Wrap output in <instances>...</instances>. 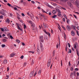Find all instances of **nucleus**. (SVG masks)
I'll return each instance as SVG.
<instances>
[{"mask_svg": "<svg viewBox=\"0 0 79 79\" xmlns=\"http://www.w3.org/2000/svg\"><path fill=\"white\" fill-rule=\"evenodd\" d=\"M39 39L40 42V48L41 51H43V46H42V44L41 43V42H42V43H43V42H44V38H43V36H41L40 37Z\"/></svg>", "mask_w": 79, "mask_h": 79, "instance_id": "f257e3e1", "label": "nucleus"}, {"mask_svg": "<svg viewBox=\"0 0 79 79\" xmlns=\"http://www.w3.org/2000/svg\"><path fill=\"white\" fill-rule=\"evenodd\" d=\"M2 11L1 10L0 11V14H1V15H3V16H6V14L4 13H5V12H6V10L3 9H2Z\"/></svg>", "mask_w": 79, "mask_h": 79, "instance_id": "f03ea898", "label": "nucleus"}, {"mask_svg": "<svg viewBox=\"0 0 79 79\" xmlns=\"http://www.w3.org/2000/svg\"><path fill=\"white\" fill-rule=\"evenodd\" d=\"M66 28L67 30H68V31H70L71 29V27L69 26L68 25H67L66 27Z\"/></svg>", "mask_w": 79, "mask_h": 79, "instance_id": "7ed1b4c3", "label": "nucleus"}, {"mask_svg": "<svg viewBox=\"0 0 79 79\" xmlns=\"http://www.w3.org/2000/svg\"><path fill=\"white\" fill-rule=\"evenodd\" d=\"M42 11H43V12H44V13H47V14H48L49 15H52V13H51V12H48V13L46 12V11H45V10H44V9H42Z\"/></svg>", "mask_w": 79, "mask_h": 79, "instance_id": "20e7f679", "label": "nucleus"}, {"mask_svg": "<svg viewBox=\"0 0 79 79\" xmlns=\"http://www.w3.org/2000/svg\"><path fill=\"white\" fill-rule=\"evenodd\" d=\"M50 63H51V60L50 59H49L48 60V63L47 64L48 66H50Z\"/></svg>", "mask_w": 79, "mask_h": 79, "instance_id": "39448f33", "label": "nucleus"}, {"mask_svg": "<svg viewBox=\"0 0 79 79\" xmlns=\"http://www.w3.org/2000/svg\"><path fill=\"white\" fill-rule=\"evenodd\" d=\"M34 72H31L30 74V77H32L33 76V74H34Z\"/></svg>", "mask_w": 79, "mask_h": 79, "instance_id": "423d86ee", "label": "nucleus"}, {"mask_svg": "<svg viewBox=\"0 0 79 79\" xmlns=\"http://www.w3.org/2000/svg\"><path fill=\"white\" fill-rule=\"evenodd\" d=\"M76 3L77 5V7L78 8H79V2L78 1H76Z\"/></svg>", "mask_w": 79, "mask_h": 79, "instance_id": "0eeeda50", "label": "nucleus"}, {"mask_svg": "<svg viewBox=\"0 0 79 79\" xmlns=\"http://www.w3.org/2000/svg\"><path fill=\"white\" fill-rule=\"evenodd\" d=\"M44 32H45V33L47 34V35H48L49 37H50V34L49 32L48 33L45 30H44Z\"/></svg>", "mask_w": 79, "mask_h": 79, "instance_id": "6e6552de", "label": "nucleus"}, {"mask_svg": "<svg viewBox=\"0 0 79 79\" xmlns=\"http://www.w3.org/2000/svg\"><path fill=\"white\" fill-rule=\"evenodd\" d=\"M15 55V54L13 53H12L10 55V57H13Z\"/></svg>", "mask_w": 79, "mask_h": 79, "instance_id": "1a4fd4ad", "label": "nucleus"}, {"mask_svg": "<svg viewBox=\"0 0 79 79\" xmlns=\"http://www.w3.org/2000/svg\"><path fill=\"white\" fill-rule=\"evenodd\" d=\"M71 34L73 36H74V35H75V33H74V31H72Z\"/></svg>", "mask_w": 79, "mask_h": 79, "instance_id": "9d476101", "label": "nucleus"}, {"mask_svg": "<svg viewBox=\"0 0 79 79\" xmlns=\"http://www.w3.org/2000/svg\"><path fill=\"white\" fill-rule=\"evenodd\" d=\"M17 27L18 29L20 30V31H23V29H21L20 27H19V26H18V25H17Z\"/></svg>", "mask_w": 79, "mask_h": 79, "instance_id": "9b49d317", "label": "nucleus"}, {"mask_svg": "<svg viewBox=\"0 0 79 79\" xmlns=\"http://www.w3.org/2000/svg\"><path fill=\"white\" fill-rule=\"evenodd\" d=\"M3 63L4 64H6L7 63V60H5L3 61Z\"/></svg>", "mask_w": 79, "mask_h": 79, "instance_id": "f8f14e48", "label": "nucleus"}, {"mask_svg": "<svg viewBox=\"0 0 79 79\" xmlns=\"http://www.w3.org/2000/svg\"><path fill=\"white\" fill-rule=\"evenodd\" d=\"M43 26L44 27V28H46V27H47V24H45V23H43Z\"/></svg>", "mask_w": 79, "mask_h": 79, "instance_id": "ddd939ff", "label": "nucleus"}, {"mask_svg": "<svg viewBox=\"0 0 79 79\" xmlns=\"http://www.w3.org/2000/svg\"><path fill=\"white\" fill-rule=\"evenodd\" d=\"M4 31H8V30L7 27H5L4 28Z\"/></svg>", "mask_w": 79, "mask_h": 79, "instance_id": "4468645a", "label": "nucleus"}, {"mask_svg": "<svg viewBox=\"0 0 79 79\" xmlns=\"http://www.w3.org/2000/svg\"><path fill=\"white\" fill-rule=\"evenodd\" d=\"M67 3L69 6H71L72 4H71V2H67Z\"/></svg>", "mask_w": 79, "mask_h": 79, "instance_id": "2eb2a0df", "label": "nucleus"}, {"mask_svg": "<svg viewBox=\"0 0 79 79\" xmlns=\"http://www.w3.org/2000/svg\"><path fill=\"white\" fill-rule=\"evenodd\" d=\"M40 48L39 47H38L37 48V51L39 53L40 52Z\"/></svg>", "mask_w": 79, "mask_h": 79, "instance_id": "dca6fc26", "label": "nucleus"}, {"mask_svg": "<svg viewBox=\"0 0 79 79\" xmlns=\"http://www.w3.org/2000/svg\"><path fill=\"white\" fill-rule=\"evenodd\" d=\"M62 2H64V3H66L67 2H68V0H60Z\"/></svg>", "mask_w": 79, "mask_h": 79, "instance_id": "f3484780", "label": "nucleus"}, {"mask_svg": "<svg viewBox=\"0 0 79 79\" xmlns=\"http://www.w3.org/2000/svg\"><path fill=\"white\" fill-rule=\"evenodd\" d=\"M41 73V70H40L38 71V75H40V74Z\"/></svg>", "mask_w": 79, "mask_h": 79, "instance_id": "a211bd4d", "label": "nucleus"}, {"mask_svg": "<svg viewBox=\"0 0 79 79\" xmlns=\"http://www.w3.org/2000/svg\"><path fill=\"white\" fill-rule=\"evenodd\" d=\"M46 5L48 6V7H49L50 8H52V6L48 5V4L47 3H46Z\"/></svg>", "mask_w": 79, "mask_h": 79, "instance_id": "6ab92c4d", "label": "nucleus"}, {"mask_svg": "<svg viewBox=\"0 0 79 79\" xmlns=\"http://www.w3.org/2000/svg\"><path fill=\"white\" fill-rule=\"evenodd\" d=\"M27 23H30V24H32V22L31 20H27Z\"/></svg>", "mask_w": 79, "mask_h": 79, "instance_id": "aec40b11", "label": "nucleus"}, {"mask_svg": "<svg viewBox=\"0 0 79 79\" xmlns=\"http://www.w3.org/2000/svg\"><path fill=\"white\" fill-rule=\"evenodd\" d=\"M31 27H35V24H34V23H32L31 24Z\"/></svg>", "mask_w": 79, "mask_h": 79, "instance_id": "412c9836", "label": "nucleus"}, {"mask_svg": "<svg viewBox=\"0 0 79 79\" xmlns=\"http://www.w3.org/2000/svg\"><path fill=\"white\" fill-rule=\"evenodd\" d=\"M76 51L77 52V56H79V51H78V50H77V49H76Z\"/></svg>", "mask_w": 79, "mask_h": 79, "instance_id": "4be33fe9", "label": "nucleus"}, {"mask_svg": "<svg viewBox=\"0 0 79 79\" xmlns=\"http://www.w3.org/2000/svg\"><path fill=\"white\" fill-rule=\"evenodd\" d=\"M7 5H8V6H10V7H12V8H13V6H12V5H11L9 3H7Z\"/></svg>", "mask_w": 79, "mask_h": 79, "instance_id": "5701e85b", "label": "nucleus"}, {"mask_svg": "<svg viewBox=\"0 0 79 79\" xmlns=\"http://www.w3.org/2000/svg\"><path fill=\"white\" fill-rule=\"evenodd\" d=\"M37 74V71H36L34 75V77H35V76H36Z\"/></svg>", "mask_w": 79, "mask_h": 79, "instance_id": "b1692460", "label": "nucleus"}, {"mask_svg": "<svg viewBox=\"0 0 79 79\" xmlns=\"http://www.w3.org/2000/svg\"><path fill=\"white\" fill-rule=\"evenodd\" d=\"M56 13V11L55 10L52 11V13L53 14H55Z\"/></svg>", "mask_w": 79, "mask_h": 79, "instance_id": "393cba45", "label": "nucleus"}, {"mask_svg": "<svg viewBox=\"0 0 79 79\" xmlns=\"http://www.w3.org/2000/svg\"><path fill=\"white\" fill-rule=\"evenodd\" d=\"M71 27L73 28V29L76 30V28H75V27H76V26L74 25H72Z\"/></svg>", "mask_w": 79, "mask_h": 79, "instance_id": "a878e982", "label": "nucleus"}, {"mask_svg": "<svg viewBox=\"0 0 79 79\" xmlns=\"http://www.w3.org/2000/svg\"><path fill=\"white\" fill-rule=\"evenodd\" d=\"M3 41L4 42H5L7 41V40L6 39H3Z\"/></svg>", "mask_w": 79, "mask_h": 79, "instance_id": "bb28decb", "label": "nucleus"}, {"mask_svg": "<svg viewBox=\"0 0 79 79\" xmlns=\"http://www.w3.org/2000/svg\"><path fill=\"white\" fill-rule=\"evenodd\" d=\"M56 10L58 12V13H61V12H60V10L58 9H56Z\"/></svg>", "mask_w": 79, "mask_h": 79, "instance_id": "cd10ccee", "label": "nucleus"}, {"mask_svg": "<svg viewBox=\"0 0 79 79\" xmlns=\"http://www.w3.org/2000/svg\"><path fill=\"white\" fill-rule=\"evenodd\" d=\"M67 19V23H68V24H69V22L70 21V20H69L68 19Z\"/></svg>", "mask_w": 79, "mask_h": 79, "instance_id": "c85d7f7f", "label": "nucleus"}, {"mask_svg": "<svg viewBox=\"0 0 79 79\" xmlns=\"http://www.w3.org/2000/svg\"><path fill=\"white\" fill-rule=\"evenodd\" d=\"M6 21L7 22V23H10V19H6Z\"/></svg>", "mask_w": 79, "mask_h": 79, "instance_id": "c756f323", "label": "nucleus"}, {"mask_svg": "<svg viewBox=\"0 0 79 79\" xmlns=\"http://www.w3.org/2000/svg\"><path fill=\"white\" fill-rule=\"evenodd\" d=\"M39 15H40V16H42V17H43V18L44 17V15H42L41 14H39Z\"/></svg>", "mask_w": 79, "mask_h": 79, "instance_id": "7c9ffc66", "label": "nucleus"}, {"mask_svg": "<svg viewBox=\"0 0 79 79\" xmlns=\"http://www.w3.org/2000/svg\"><path fill=\"white\" fill-rule=\"evenodd\" d=\"M16 42L18 43H19L20 42V41L18 39L16 40Z\"/></svg>", "mask_w": 79, "mask_h": 79, "instance_id": "2f4dec72", "label": "nucleus"}, {"mask_svg": "<svg viewBox=\"0 0 79 79\" xmlns=\"http://www.w3.org/2000/svg\"><path fill=\"white\" fill-rule=\"evenodd\" d=\"M2 48H4V47H5V45L4 44H2Z\"/></svg>", "mask_w": 79, "mask_h": 79, "instance_id": "473e14b6", "label": "nucleus"}, {"mask_svg": "<svg viewBox=\"0 0 79 79\" xmlns=\"http://www.w3.org/2000/svg\"><path fill=\"white\" fill-rule=\"evenodd\" d=\"M56 16H57V15H54L52 17V18H53L55 19V18L56 17Z\"/></svg>", "mask_w": 79, "mask_h": 79, "instance_id": "72a5a7b5", "label": "nucleus"}, {"mask_svg": "<svg viewBox=\"0 0 79 79\" xmlns=\"http://www.w3.org/2000/svg\"><path fill=\"white\" fill-rule=\"evenodd\" d=\"M0 29L2 31V32L4 31V28H0Z\"/></svg>", "mask_w": 79, "mask_h": 79, "instance_id": "f704fd0d", "label": "nucleus"}, {"mask_svg": "<svg viewBox=\"0 0 79 79\" xmlns=\"http://www.w3.org/2000/svg\"><path fill=\"white\" fill-rule=\"evenodd\" d=\"M10 38H11V39H13V36H12V35H10Z\"/></svg>", "mask_w": 79, "mask_h": 79, "instance_id": "c9c22d12", "label": "nucleus"}, {"mask_svg": "<svg viewBox=\"0 0 79 79\" xmlns=\"http://www.w3.org/2000/svg\"><path fill=\"white\" fill-rule=\"evenodd\" d=\"M61 66H63V61H62V60L61 61Z\"/></svg>", "mask_w": 79, "mask_h": 79, "instance_id": "e433bc0d", "label": "nucleus"}, {"mask_svg": "<svg viewBox=\"0 0 79 79\" xmlns=\"http://www.w3.org/2000/svg\"><path fill=\"white\" fill-rule=\"evenodd\" d=\"M76 71H74L73 72V76H76Z\"/></svg>", "mask_w": 79, "mask_h": 79, "instance_id": "4c0bfd02", "label": "nucleus"}, {"mask_svg": "<svg viewBox=\"0 0 79 79\" xmlns=\"http://www.w3.org/2000/svg\"><path fill=\"white\" fill-rule=\"evenodd\" d=\"M57 15H58V16H60L61 15V13L60 12V13H58Z\"/></svg>", "mask_w": 79, "mask_h": 79, "instance_id": "58836bf2", "label": "nucleus"}, {"mask_svg": "<svg viewBox=\"0 0 79 79\" xmlns=\"http://www.w3.org/2000/svg\"><path fill=\"white\" fill-rule=\"evenodd\" d=\"M62 20L63 21H64V22H65L66 20L65 19V18H64Z\"/></svg>", "mask_w": 79, "mask_h": 79, "instance_id": "ea45409f", "label": "nucleus"}, {"mask_svg": "<svg viewBox=\"0 0 79 79\" xmlns=\"http://www.w3.org/2000/svg\"><path fill=\"white\" fill-rule=\"evenodd\" d=\"M74 48L75 49H76L77 48L76 45L75 44H74Z\"/></svg>", "mask_w": 79, "mask_h": 79, "instance_id": "a19ab883", "label": "nucleus"}, {"mask_svg": "<svg viewBox=\"0 0 79 79\" xmlns=\"http://www.w3.org/2000/svg\"><path fill=\"white\" fill-rule=\"evenodd\" d=\"M68 45L69 46V48H70V47H71V45H70V44H69V43H68Z\"/></svg>", "mask_w": 79, "mask_h": 79, "instance_id": "79ce46f5", "label": "nucleus"}, {"mask_svg": "<svg viewBox=\"0 0 79 79\" xmlns=\"http://www.w3.org/2000/svg\"><path fill=\"white\" fill-rule=\"evenodd\" d=\"M70 1L71 2H72V3H74V2L73 0H70Z\"/></svg>", "mask_w": 79, "mask_h": 79, "instance_id": "37998d69", "label": "nucleus"}, {"mask_svg": "<svg viewBox=\"0 0 79 79\" xmlns=\"http://www.w3.org/2000/svg\"><path fill=\"white\" fill-rule=\"evenodd\" d=\"M3 18V15H1L0 16V18L1 19H2V18Z\"/></svg>", "mask_w": 79, "mask_h": 79, "instance_id": "c03bdc74", "label": "nucleus"}, {"mask_svg": "<svg viewBox=\"0 0 79 79\" xmlns=\"http://www.w3.org/2000/svg\"><path fill=\"white\" fill-rule=\"evenodd\" d=\"M75 71H77L79 70V69L77 68H76L75 69Z\"/></svg>", "mask_w": 79, "mask_h": 79, "instance_id": "a18cd8bd", "label": "nucleus"}, {"mask_svg": "<svg viewBox=\"0 0 79 79\" xmlns=\"http://www.w3.org/2000/svg\"><path fill=\"white\" fill-rule=\"evenodd\" d=\"M64 18H66V19H67V17H66V15H64Z\"/></svg>", "mask_w": 79, "mask_h": 79, "instance_id": "49530a36", "label": "nucleus"}, {"mask_svg": "<svg viewBox=\"0 0 79 79\" xmlns=\"http://www.w3.org/2000/svg\"><path fill=\"white\" fill-rule=\"evenodd\" d=\"M14 9L15 10H17V11L18 10V9H17V8L16 7L14 8Z\"/></svg>", "mask_w": 79, "mask_h": 79, "instance_id": "de8ad7c7", "label": "nucleus"}, {"mask_svg": "<svg viewBox=\"0 0 79 79\" xmlns=\"http://www.w3.org/2000/svg\"><path fill=\"white\" fill-rule=\"evenodd\" d=\"M71 70L72 71H73V67H71Z\"/></svg>", "mask_w": 79, "mask_h": 79, "instance_id": "09e8293b", "label": "nucleus"}, {"mask_svg": "<svg viewBox=\"0 0 79 79\" xmlns=\"http://www.w3.org/2000/svg\"><path fill=\"white\" fill-rule=\"evenodd\" d=\"M24 57V56H21L20 57V58H21V59H23V58Z\"/></svg>", "mask_w": 79, "mask_h": 79, "instance_id": "8fccbe9b", "label": "nucleus"}, {"mask_svg": "<svg viewBox=\"0 0 79 79\" xmlns=\"http://www.w3.org/2000/svg\"><path fill=\"white\" fill-rule=\"evenodd\" d=\"M26 25L24 24V29H26Z\"/></svg>", "mask_w": 79, "mask_h": 79, "instance_id": "3c124183", "label": "nucleus"}, {"mask_svg": "<svg viewBox=\"0 0 79 79\" xmlns=\"http://www.w3.org/2000/svg\"><path fill=\"white\" fill-rule=\"evenodd\" d=\"M31 3H33V4H35V2H34V1H31Z\"/></svg>", "mask_w": 79, "mask_h": 79, "instance_id": "603ef678", "label": "nucleus"}, {"mask_svg": "<svg viewBox=\"0 0 79 79\" xmlns=\"http://www.w3.org/2000/svg\"><path fill=\"white\" fill-rule=\"evenodd\" d=\"M76 32H77V35H78L79 36V32H78V31H76Z\"/></svg>", "mask_w": 79, "mask_h": 79, "instance_id": "864d4df0", "label": "nucleus"}, {"mask_svg": "<svg viewBox=\"0 0 79 79\" xmlns=\"http://www.w3.org/2000/svg\"><path fill=\"white\" fill-rule=\"evenodd\" d=\"M67 46H66L65 47V50L66 51V52H67Z\"/></svg>", "mask_w": 79, "mask_h": 79, "instance_id": "5fc2aeb1", "label": "nucleus"}, {"mask_svg": "<svg viewBox=\"0 0 79 79\" xmlns=\"http://www.w3.org/2000/svg\"><path fill=\"white\" fill-rule=\"evenodd\" d=\"M26 63H25L24 64L23 66L24 67V66H26Z\"/></svg>", "mask_w": 79, "mask_h": 79, "instance_id": "6e6d98bb", "label": "nucleus"}, {"mask_svg": "<svg viewBox=\"0 0 79 79\" xmlns=\"http://www.w3.org/2000/svg\"><path fill=\"white\" fill-rule=\"evenodd\" d=\"M69 53H71V49H70L69 50Z\"/></svg>", "mask_w": 79, "mask_h": 79, "instance_id": "4d7b16f0", "label": "nucleus"}, {"mask_svg": "<svg viewBox=\"0 0 79 79\" xmlns=\"http://www.w3.org/2000/svg\"><path fill=\"white\" fill-rule=\"evenodd\" d=\"M51 33H52V34H53V31L52 30H51Z\"/></svg>", "mask_w": 79, "mask_h": 79, "instance_id": "13d9d810", "label": "nucleus"}, {"mask_svg": "<svg viewBox=\"0 0 79 79\" xmlns=\"http://www.w3.org/2000/svg\"><path fill=\"white\" fill-rule=\"evenodd\" d=\"M30 53H34V52L32 51H29Z\"/></svg>", "mask_w": 79, "mask_h": 79, "instance_id": "bf43d9fd", "label": "nucleus"}, {"mask_svg": "<svg viewBox=\"0 0 79 79\" xmlns=\"http://www.w3.org/2000/svg\"><path fill=\"white\" fill-rule=\"evenodd\" d=\"M73 16L75 18H77V16H76V15H74Z\"/></svg>", "mask_w": 79, "mask_h": 79, "instance_id": "052dcab7", "label": "nucleus"}, {"mask_svg": "<svg viewBox=\"0 0 79 79\" xmlns=\"http://www.w3.org/2000/svg\"><path fill=\"white\" fill-rule=\"evenodd\" d=\"M53 56H54V55H55V51H53Z\"/></svg>", "mask_w": 79, "mask_h": 79, "instance_id": "680f3d73", "label": "nucleus"}, {"mask_svg": "<svg viewBox=\"0 0 79 79\" xmlns=\"http://www.w3.org/2000/svg\"><path fill=\"white\" fill-rule=\"evenodd\" d=\"M13 72H11V73H10V75H13Z\"/></svg>", "mask_w": 79, "mask_h": 79, "instance_id": "e2e57ef3", "label": "nucleus"}, {"mask_svg": "<svg viewBox=\"0 0 79 79\" xmlns=\"http://www.w3.org/2000/svg\"><path fill=\"white\" fill-rule=\"evenodd\" d=\"M22 45H23V46H24V45H25V44L24 43H22Z\"/></svg>", "mask_w": 79, "mask_h": 79, "instance_id": "0e129e2a", "label": "nucleus"}, {"mask_svg": "<svg viewBox=\"0 0 79 79\" xmlns=\"http://www.w3.org/2000/svg\"><path fill=\"white\" fill-rule=\"evenodd\" d=\"M58 46H59L58 44L56 45V47L57 48H58Z\"/></svg>", "mask_w": 79, "mask_h": 79, "instance_id": "69168bd1", "label": "nucleus"}, {"mask_svg": "<svg viewBox=\"0 0 79 79\" xmlns=\"http://www.w3.org/2000/svg\"><path fill=\"white\" fill-rule=\"evenodd\" d=\"M5 36H6V35L5 34H3L2 37H5Z\"/></svg>", "mask_w": 79, "mask_h": 79, "instance_id": "338daca9", "label": "nucleus"}, {"mask_svg": "<svg viewBox=\"0 0 79 79\" xmlns=\"http://www.w3.org/2000/svg\"><path fill=\"white\" fill-rule=\"evenodd\" d=\"M22 16H24V14L23 13H22Z\"/></svg>", "mask_w": 79, "mask_h": 79, "instance_id": "774afa93", "label": "nucleus"}]
</instances>
